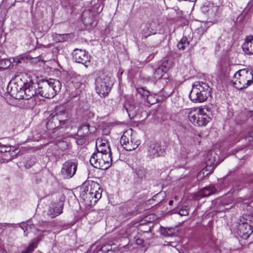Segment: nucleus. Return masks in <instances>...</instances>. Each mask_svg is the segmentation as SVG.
<instances>
[{"mask_svg": "<svg viewBox=\"0 0 253 253\" xmlns=\"http://www.w3.org/2000/svg\"><path fill=\"white\" fill-rule=\"evenodd\" d=\"M146 101L148 104L150 105H153L157 102L158 98L156 97V95L151 94L149 92V95L146 96Z\"/></svg>", "mask_w": 253, "mask_h": 253, "instance_id": "38", "label": "nucleus"}, {"mask_svg": "<svg viewBox=\"0 0 253 253\" xmlns=\"http://www.w3.org/2000/svg\"><path fill=\"white\" fill-rule=\"evenodd\" d=\"M85 136L84 135H81L80 134L77 133V135L75 137L76 143L78 145H82L84 144L86 140Z\"/></svg>", "mask_w": 253, "mask_h": 253, "instance_id": "39", "label": "nucleus"}, {"mask_svg": "<svg viewBox=\"0 0 253 253\" xmlns=\"http://www.w3.org/2000/svg\"><path fill=\"white\" fill-rule=\"evenodd\" d=\"M137 92L144 98H145L146 96L149 95V91L147 90H145L143 87L138 88Z\"/></svg>", "mask_w": 253, "mask_h": 253, "instance_id": "44", "label": "nucleus"}, {"mask_svg": "<svg viewBox=\"0 0 253 253\" xmlns=\"http://www.w3.org/2000/svg\"><path fill=\"white\" fill-rule=\"evenodd\" d=\"M219 156L214 151H209L204 159L205 163L209 167L214 169L215 167L219 164Z\"/></svg>", "mask_w": 253, "mask_h": 253, "instance_id": "19", "label": "nucleus"}, {"mask_svg": "<svg viewBox=\"0 0 253 253\" xmlns=\"http://www.w3.org/2000/svg\"><path fill=\"white\" fill-rule=\"evenodd\" d=\"M171 92H167L165 94H163V95L164 96V97L166 98V97H168V96H169L170 94H171Z\"/></svg>", "mask_w": 253, "mask_h": 253, "instance_id": "50", "label": "nucleus"}, {"mask_svg": "<svg viewBox=\"0 0 253 253\" xmlns=\"http://www.w3.org/2000/svg\"><path fill=\"white\" fill-rule=\"evenodd\" d=\"M37 230L38 231V232H39L38 233V235H40L41 234V233H43V232H46V231L45 230H41V229H37Z\"/></svg>", "mask_w": 253, "mask_h": 253, "instance_id": "49", "label": "nucleus"}, {"mask_svg": "<svg viewBox=\"0 0 253 253\" xmlns=\"http://www.w3.org/2000/svg\"><path fill=\"white\" fill-rule=\"evenodd\" d=\"M216 243L215 240L212 237H208L206 238L203 241L202 247L203 249L209 253L211 250L215 249Z\"/></svg>", "mask_w": 253, "mask_h": 253, "instance_id": "21", "label": "nucleus"}, {"mask_svg": "<svg viewBox=\"0 0 253 253\" xmlns=\"http://www.w3.org/2000/svg\"><path fill=\"white\" fill-rule=\"evenodd\" d=\"M211 90L208 84L203 82H196L193 85L189 96L194 102H203L210 96Z\"/></svg>", "mask_w": 253, "mask_h": 253, "instance_id": "3", "label": "nucleus"}, {"mask_svg": "<svg viewBox=\"0 0 253 253\" xmlns=\"http://www.w3.org/2000/svg\"><path fill=\"white\" fill-rule=\"evenodd\" d=\"M253 232V216L250 214H243L238 221L237 233L241 237L246 239Z\"/></svg>", "mask_w": 253, "mask_h": 253, "instance_id": "6", "label": "nucleus"}, {"mask_svg": "<svg viewBox=\"0 0 253 253\" xmlns=\"http://www.w3.org/2000/svg\"><path fill=\"white\" fill-rule=\"evenodd\" d=\"M2 226H3L4 227H8V226L10 227V224H9V223H4V224H3Z\"/></svg>", "mask_w": 253, "mask_h": 253, "instance_id": "51", "label": "nucleus"}, {"mask_svg": "<svg viewBox=\"0 0 253 253\" xmlns=\"http://www.w3.org/2000/svg\"><path fill=\"white\" fill-rule=\"evenodd\" d=\"M38 84L29 82L24 84L23 99L29 100L39 95Z\"/></svg>", "mask_w": 253, "mask_h": 253, "instance_id": "12", "label": "nucleus"}, {"mask_svg": "<svg viewBox=\"0 0 253 253\" xmlns=\"http://www.w3.org/2000/svg\"><path fill=\"white\" fill-rule=\"evenodd\" d=\"M78 167V162L76 159L69 160L62 165L61 175L64 179H70L76 173Z\"/></svg>", "mask_w": 253, "mask_h": 253, "instance_id": "10", "label": "nucleus"}, {"mask_svg": "<svg viewBox=\"0 0 253 253\" xmlns=\"http://www.w3.org/2000/svg\"><path fill=\"white\" fill-rule=\"evenodd\" d=\"M188 153V149L185 146H181L180 149L179 151V154L182 158H185Z\"/></svg>", "mask_w": 253, "mask_h": 253, "instance_id": "42", "label": "nucleus"}, {"mask_svg": "<svg viewBox=\"0 0 253 253\" xmlns=\"http://www.w3.org/2000/svg\"><path fill=\"white\" fill-rule=\"evenodd\" d=\"M52 37L54 40L56 42H64L67 40L68 35L67 34H58L54 33L52 34Z\"/></svg>", "mask_w": 253, "mask_h": 253, "instance_id": "32", "label": "nucleus"}, {"mask_svg": "<svg viewBox=\"0 0 253 253\" xmlns=\"http://www.w3.org/2000/svg\"><path fill=\"white\" fill-rule=\"evenodd\" d=\"M69 124L68 113L63 107L56 108L55 112L51 113L47 118L46 128L48 130H54L61 126L66 127Z\"/></svg>", "mask_w": 253, "mask_h": 253, "instance_id": "1", "label": "nucleus"}, {"mask_svg": "<svg viewBox=\"0 0 253 253\" xmlns=\"http://www.w3.org/2000/svg\"><path fill=\"white\" fill-rule=\"evenodd\" d=\"M214 169L212 168L206 166L203 168L197 174V179L202 180L205 177L211 174L213 171Z\"/></svg>", "mask_w": 253, "mask_h": 253, "instance_id": "27", "label": "nucleus"}, {"mask_svg": "<svg viewBox=\"0 0 253 253\" xmlns=\"http://www.w3.org/2000/svg\"><path fill=\"white\" fill-rule=\"evenodd\" d=\"M89 125L86 123L83 124L79 128L77 133L80 134L81 135L86 136L89 133Z\"/></svg>", "mask_w": 253, "mask_h": 253, "instance_id": "30", "label": "nucleus"}, {"mask_svg": "<svg viewBox=\"0 0 253 253\" xmlns=\"http://www.w3.org/2000/svg\"><path fill=\"white\" fill-rule=\"evenodd\" d=\"M173 201H172V200H170V201H169V205L171 206V205H172V204H173Z\"/></svg>", "mask_w": 253, "mask_h": 253, "instance_id": "53", "label": "nucleus"}, {"mask_svg": "<svg viewBox=\"0 0 253 253\" xmlns=\"http://www.w3.org/2000/svg\"><path fill=\"white\" fill-rule=\"evenodd\" d=\"M81 197L86 205L92 206L95 205L101 197V194L96 190L90 189L88 191V188L86 190L84 189L82 192Z\"/></svg>", "mask_w": 253, "mask_h": 253, "instance_id": "11", "label": "nucleus"}, {"mask_svg": "<svg viewBox=\"0 0 253 253\" xmlns=\"http://www.w3.org/2000/svg\"><path fill=\"white\" fill-rule=\"evenodd\" d=\"M85 12H84L82 16V22L84 23V24L85 25H90L92 24L93 20L92 19L87 18L85 17Z\"/></svg>", "mask_w": 253, "mask_h": 253, "instance_id": "46", "label": "nucleus"}, {"mask_svg": "<svg viewBox=\"0 0 253 253\" xmlns=\"http://www.w3.org/2000/svg\"><path fill=\"white\" fill-rule=\"evenodd\" d=\"M7 91L11 97L16 99H21L23 98V86L22 85H19L17 83L8 84Z\"/></svg>", "mask_w": 253, "mask_h": 253, "instance_id": "14", "label": "nucleus"}, {"mask_svg": "<svg viewBox=\"0 0 253 253\" xmlns=\"http://www.w3.org/2000/svg\"><path fill=\"white\" fill-rule=\"evenodd\" d=\"M158 25L154 21L150 20L146 23L142 27L141 35L145 39L151 35L156 33V30Z\"/></svg>", "mask_w": 253, "mask_h": 253, "instance_id": "17", "label": "nucleus"}, {"mask_svg": "<svg viewBox=\"0 0 253 253\" xmlns=\"http://www.w3.org/2000/svg\"><path fill=\"white\" fill-rule=\"evenodd\" d=\"M81 78L80 76L77 77L76 79H74L72 81V83L76 89H77V93H80L82 89L84 87V84L81 82H78L77 80Z\"/></svg>", "mask_w": 253, "mask_h": 253, "instance_id": "31", "label": "nucleus"}, {"mask_svg": "<svg viewBox=\"0 0 253 253\" xmlns=\"http://www.w3.org/2000/svg\"><path fill=\"white\" fill-rule=\"evenodd\" d=\"M96 148L97 151V153L111 154L109 143L107 140L105 139H97L96 141Z\"/></svg>", "mask_w": 253, "mask_h": 253, "instance_id": "18", "label": "nucleus"}, {"mask_svg": "<svg viewBox=\"0 0 253 253\" xmlns=\"http://www.w3.org/2000/svg\"><path fill=\"white\" fill-rule=\"evenodd\" d=\"M136 244L138 245H141L143 244L144 240L142 239L138 238L136 240Z\"/></svg>", "mask_w": 253, "mask_h": 253, "instance_id": "48", "label": "nucleus"}, {"mask_svg": "<svg viewBox=\"0 0 253 253\" xmlns=\"http://www.w3.org/2000/svg\"><path fill=\"white\" fill-rule=\"evenodd\" d=\"M232 82L237 89L245 88L253 83V71L246 69L240 70L235 73Z\"/></svg>", "mask_w": 253, "mask_h": 253, "instance_id": "4", "label": "nucleus"}, {"mask_svg": "<svg viewBox=\"0 0 253 253\" xmlns=\"http://www.w3.org/2000/svg\"><path fill=\"white\" fill-rule=\"evenodd\" d=\"M172 66V62L168 59H165L161 65L160 66L162 69L163 68L164 71L167 72Z\"/></svg>", "mask_w": 253, "mask_h": 253, "instance_id": "37", "label": "nucleus"}, {"mask_svg": "<svg viewBox=\"0 0 253 253\" xmlns=\"http://www.w3.org/2000/svg\"><path fill=\"white\" fill-rule=\"evenodd\" d=\"M135 172L139 178L143 179L145 178L146 172L144 168L141 167H137L135 169Z\"/></svg>", "mask_w": 253, "mask_h": 253, "instance_id": "33", "label": "nucleus"}, {"mask_svg": "<svg viewBox=\"0 0 253 253\" xmlns=\"http://www.w3.org/2000/svg\"><path fill=\"white\" fill-rule=\"evenodd\" d=\"M207 111V108L201 107L191 109L188 112L189 121L198 126H206L211 120L210 115L206 113Z\"/></svg>", "mask_w": 253, "mask_h": 253, "instance_id": "5", "label": "nucleus"}, {"mask_svg": "<svg viewBox=\"0 0 253 253\" xmlns=\"http://www.w3.org/2000/svg\"><path fill=\"white\" fill-rule=\"evenodd\" d=\"M96 253H105L104 252H103V251L101 250L100 249H99L97 251Z\"/></svg>", "mask_w": 253, "mask_h": 253, "instance_id": "52", "label": "nucleus"}, {"mask_svg": "<svg viewBox=\"0 0 253 253\" xmlns=\"http://www.w3.org/2000/svg\"><path fill=\"white\" fill-rule=\"evenodd\" d=\"M0 152L1 153H9L13 157L19 152L18 149H14V148L9 145L2 144L0 143Z\"/></svg>", "mask_w": 253, "mask_h": 253, "instance_id": "24", "label": "nucleus"}, {"mask_svg": "<svg viewBox=\"0 0 253 253\" xmlns=\"http://www.w3.org/2000/svg\"><path fill=\"white\" fill-rule=\"evenodd\" d=\"M90 164L95 168L105 170L111 164V154L93 153L90 158Z\"/></svg>", "mask_w": 253, "mask_h": 253, "instance_id": "9", "label": "nucleus"}, {"mask_svg": "<svg viewBox=\"0 0 253 253\" xmlns=\"http://www.w3.org/2000/svg\"><path fill=\"white\" fill-rule=\"evenodd\" d=\"M178 213L181 216H186L189 214V209L187 207H182L178 212Z\"/></svg>", "mask_w": 253, "mask_h": 253, "instance_id": "45", "label": "nucleus"}, {"mask_svg": "<svg viewBox=\"0 0 253 253\" xmlns=\"http://www.w3.org/2000/svg\"><path fill=\"white\" fill-rule=\"evenodd\" d=\"M100 249L105 253H109V252H111L112 247L110 245L108 244L102 246Z\"/></svg>", "mask_w": 253, "mask_h": 253, "instance_id": "47", "label": "nucleus"}, {"mask_svg": "<svg viewBox=\"0 0 253 253\" xmlns=\"http://www.w3.org/2000/svg\"><path fill=\"white\" fill-rule=\"evenodd\" d=\"M242 48L246 54H253V36L249 35L246 37Z\"/></svg>", "mask_w": 253, "mask_h": 253, "instance_id": "20", "label": "nucleus"}, {"mask_svg": "<svg viewBox=\"0 0 253 253\" xmlns=\"http://www.w3.org/2000/svg\"><path fill=\"white\" fill-rule=\"evenodd\" d=\"M63 203L61 199L59 201L52 202L49 206L47 214L51 218H54L60 214L63 211Z\"/></svg>", "mask_w": 253, "mask_h": 253, "instance_id": "15", "label": "nucleus"}, {"mask_svg": "<svg viewBox=\"0 0 253 253\" xmlns=\"http://www.w3.org/2000/svg\"><path fill=\"white\" fill-rule=\"evenodd\" d=\"M120 143L126 151L135 149L140 144V141L137 139L136 134L132 129L125 131L120 139Z\"/></svg>", "mask_w": 253, "mask_h": 253, "instance_id": "8", "label": "nucleus"}, {"mask_svg": "<svg viewBox=\"0 0 253 253\" xmlns=\"http://www.w3.org/2000/svg\"><path fill=\"white\" fill-rule=\"evenodd\" d=\"M190 1H195L196 0H189Z\"/></svg>", "mask_w": 253, "mask_h": 253, "instance_id": "56", "label": "nucleus"}, {"mask_svg": "<svg viewBox=\"0 0 253 253\" xmlns=\"http://www.w3.org/2000/svg\"><path fill=\"white\" fill-rule=\"evenodd\" d=\"M95 90L100 97H105L110 92L113 83L110 78L104 73L99 74L95 80Z\"/></svg>", "mask_w": 253, "mask_h": 253, "instance_id": "7", "label": "nucleus"}, {"mask_svg": "<svg viewBox=\"0 0 253 253\" xmlns=\"http://www.w3.org/2000/svg\"><path fill=\"white\" fill-rule=\"evenodd\" d=\"M61 84L56 80L49 79L43 80L38 84V93L42 97L46 98L53 97L61 89Z\"/></svg>", "mask_w": 253, "mask_h": 253, "instance_id": "2", "label": "nucleus"}, {"mask_svg": "<svg viewBox=\"0 0 253 253\" xmlns=\"http://www.w3.org/2000/svg\"><path fill=\"white\" fill-rule=\"evenodd\" d=\"M252 138H253L252 136H250V137H249V140H249V141H251V140H252Z\"/></svg>", "mask_w": 253, "mask_h": 253, "instance_id": "54", "label": "nucleus"}, {"mask_svg": "<svg viewBox=\"0 0 253 253\" xmlns=\"http://www.w3.org/2000/svg\"><path fill=\"white\" fill-rule=\"evenodd\" d=\"M74 60L79 63H81L87 67L90 63V56L84 50L80 49H76L73 53Z\"/></svg>", "mask_w": 253, "mask_h": 253, "instance_id": "13", "label": "nucleus"}, {"mask_svg": "<svg viewBox=\"0 0 253 253\" xmlns=\"http://www.w3.org/2000/svg\"><path fill=\"white\" fill-rule=\"evenodd\" d=\"M9 65L10 62L8 60H5L4 58H1L0 59V68H6Z\"/></svg>", "mask_w": 253, "mask_h": 253, "instance_id": "43", "label": "nucleus"}, {"mask_svg": "<svg viewBox=\"0 0 253 253\" xmlns=\"http://www.w3.org/2000/svg\"><path fill=\"white\" fill-rule=\"evenodd\" d=\"M104 7V4L102 0H97V2L95 3L93 6V10L97 13H100Z\"/></svg>", "mask_w": 253, "mask_h": 253, "instance_id": "36", "label": "nucleus"}, {"mask_svg": "<svg viewBox=\"0 0 253 253\" xmlns=\"http://www.w3.org/2000/svg\"><path fill=\"white\" fill-rule=\"evenodd\" d=\"M19 227L24 231V236H27V233H26V231L28 232L30 231L34 232V230H36L35 226L32 223L30 220L27 221L26 222H23L20 223L19 224Z\"/></svg>", "mask_w": 253, "mask_h": 253, "instance_id": "25", "label": "nucleus"}, {"mask_svg": "<svg viewBox=\"0 0 253 253\" xmlns=\"http://www.w3.org/2000/svg\"><path fill=\"white\" fill-rule=\"evenodd\" d=\"M216 203L217 205L215 210L216 212H224L226 210H228L231 207V206L230 207H226L228 205H226L224 202H221L220 200H217Z\"/></svg>", "mask_w": 253, "mask_h": 253, "instance_id": "28", "label": "nucleus"}, {"mask_svg": "<svg viewBox=\"0 0 253 253\" xmlns=\"http://www.w3.org/2000/svg\"><path fill=\"white\" fill-rule=\"evenodd\" d=\"M167 89V87H165L164 89V90H165V89Z\"/></svg>", "mask_w": 253, "mask_h": 253, "instance_id": "58", "label": "nucleus"}, {"mask_svg": "<svg viewBox=\"0 0 253 253\" xmlns=\"http://www.w3.org/2000/svg\"><path fill=\"white\" fill-rule=\"evenodd\" d=\"M166 73V72L163 70V68L162 69L160 67H159L154 72V78L156 80H159Z\"/></svg>", "mask_w": 253, "mask_h": 253, "instance_id": "35", "label": "nucleus"}, {"mask_svg": "<svg viewBox=\"0 0 253 253\" xmlns=\"http://www.w3.org/2000/svg\"><path fill=\"white\" fill-rule=\"evenodd\" d=\"M164 151L160 144L155 142H151L148 146L147 153L150 158H154L162 156Z\"/></svg>", "mask_w": 253, "mask_h": 253, "instance_id": "16", "label": "nucleus"}, {"mask_svg": "<svg viewBox=\"0 0 253 253\" xmlns=\"http://www.w3.org/2000/svg\"><path fill=\"white\" fill-rule=\"evenodd\" d=\"M217 10V6L211 2L206 3L201 8V10L203 13L211 16L214 15Z\"/></svg>", "mask_w": 253, "mask_h": 253, "instance_id": "22", "label": "nucleus"}, {"mask_svg": "<svg viewBox=\"0 0 253 253\" xmlns=\"http://www.w3.org/2000/svg\"><path fill=\"white\" fill-rule=\"evenodd\" d=\"M57 147L62 151L68 149L69 147V144L67 142L65 141H59L57 144Z\"/></svg>", "mask_w": 253, "mask_h": 253, "instance_id": "40", "label": "nucleus"}, {"mask_svg": "<svg viewBox=\"0 0 253 253\" xmlns=\"http://www.w3.org/2000/svg\"><path fill=\"white\" fill-rule=\"evenodd\" d=\"M124 108L130 119H133L135 117L139 109L138 106L131 104L129 102H127L125 104Z\"/></svg>", "mask_w": 253, "mask_h": 253, "instance_id": "23", "label": "nucleus"}, {"mask_svg": "<svg viewBox=\"0 0 253 253\" xmlns=\"http://www.w3.org/2000/svg\"><path fill=\"white\" fill-rule=\"evenodd\" d=\"M244 136V134L241 133L239 130H236V131L229 134V139L233 141L234 143H236Z\"/></svg>", "mask_w": 253, "mask_h": 253, "instance_id": "29", "label": "nucleus"}, {"mask_svg": "<svg viewBox=\"0 0 253 253\" xmlns=\"http://www.w3.org/2000/svg\"><path fill=\"white\" fill-rule=\"evenodd\" d=\"M216 191V189L213 185H210L201 190L199 192V195L202 197H208L214 194Z\"/></svg>", "mask_w": 253, "mask_h": 253, "instance_id": "26", "label": "nucleus"}, {"mask_svg": "<svg viewBox=\"0 0 253 253\" xmlns=\"http://www.w3.org/2000/svg\"><path fill=\"white\" fill-rule=\"evenodd\" d=\"M36 248V245L33 242L25 250L22 251L21 253H32Z\"/></svg>", "mask_w": 253, "mask_h": 253, "instance_id": "41", "label": "nucleus"}, {"mask_svg": "<svg viewBox=\"0 0 253 253\" xmlns=\"http://www.w3.org/2000/svg\"><path fill=\"white\" fill-rule=\"evenodd\" d=\"M31 166V165H29L28 163L26 164V167L30 168Z\"/></svg>", "mask_w": 253, "mask_h": 253, "instance_id": "55", "label": "nucleus"}, {"mask_svg": "<svg viewBox=\"0 0 253 253\" xmlns=\"http://www.w3.org/2000/svg\"><path fill=\"white\" fill-rule=\"evenodd\" d=\"M189 45V42L186 38H182L177 43V46L179 49L184 50Z\"/></svg>", "mask_w": 253, "mask_h": 253, "instance_id": "34", "label": "nucleus"}, {"mask_svg": "<svg viewBox=\"0 0 253 253\" xmlns=\"http://www.w3.org/2000/svg\"><path fill=\"white\" fill-rule=\"evenodd\" d=\"M3 55V53L0 52V55Z\"/></svg>", "mask_w": 253, "mask_h": 253, "instance_id": "57", "label": "nucleus"}]
</instances>
